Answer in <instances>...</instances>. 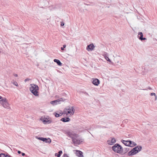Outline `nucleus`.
<instances>
[{"label": "nucleus", "instance_id": "1", "mask_svg": "<svg viewBox=\"0 0 157 157\" xmlns=\"http://www.w3.org/2000/svg\"><path fill=\"white\" fill-rule=\"evenodd\" d=\"M66 134L71 138L73 143L75 144L79 145L83 141V140L79 138V136L73 132L67 131Z\"/></svg>", "mask_w": 157, "mask_h": 157}, {"label": "nucleus", "instance_id": "12", "mask_svg": "<svg viewBox=\"0 0 157 157\" xmlns=\"http://www.w3.org/2000/svg\"><path fill=\"white\" fill-rule=\"evenodd\" d=\"M129 150V148L128 147H126L123 149L122 148V150H121L122 152L121 153L122 154H124L127 153Z\"/></svg>", "mask_w": 157, "mask_h": 157}, {"label": "nucleus", "instance_id": "15", "mask_svg": "<svg viewBox=\"0 0 157 157\" xmlns=\"http://www.w3.org/2000/svg\"><path fill=\"white\" fill-rule=\"evenodd\" d=\"M129 144H130V147H132L136 145V144L134 142L129 140Z\"/></svg>", "mask_w": 157, "mask_h": 157}, {"label": "nucleus", "instance_id": "20", "mask_svg": "<svg viewBox=\"0 0 157 157\" xmlns=\"http://www.w3.org/2000/svg\"><path fill=\"white\" fill-rule=\"evenodd\" d=\"M65 111H63V113H61V115H60L59 114H58L56 113H54V114L56 117H59L60 116L62 115L63 113H64V114L66 113H65Z\"/></svg>", "mask_w": 157, "mask_h": 157}, {"label": "nucleus", "instance_id": "18", "mask_svg": "<svg viewBox=\"0 0 157 157\" xmlns=\"http://www.w3.org/2000/svg\"><path fill=\"white\" fill-rule=\"evenodd\" d=\"M108 54L107 53H106L105 54H104V56L105 57V59H106L107 61L109 62H111V60L109 58L107 57Z\"/></svg>", "mask_w": 157, "mask_h": 157}, {"label": "nucleus", "instance_id": "19", "mask_svg": "<svg viewBox=\"0 0 157 157\" xmlns=\"http://www.w3.org/2000/svg\"><path fill=\"white\" fill-rule=\"evenodd\" d=\"M62 153V151H59L58 153H56L55 154V156H57V157H60L61 156V154Z\"/></svg>", "mask_w": 157, "mask_h": 157}, {"label": "nucleus", "instance_id": "22", "mask_svg": "<svg viewBox=\"0 0 157 157\" xmlns=\"http://www.w3.org/2000/svg\"><path fill=\"white\" fill-rule=\"evenodd\" d=\"M44 140L45 141H44V142L46 143H49V144L51 143V140L49 138H48L47 139L46 138V140Z\"/></svg>", "mask_w": 157, "mask_h": 157}, {"label": "nucleus", "instance_id": "2", "mask_svg": "<svg viewBox=\"0 0 157 157\" xmlns=\"http://www.w3.org/2000/svg\"><path fill=\"white\" fill-rule=\"evenodd\" d=\"M30 85L31 87L29 89L31 92L36 96H38L39 94L38 90L39 89L38 86L37 85L34 84H31Z\"/></svg>", "mask_w": 157, "mask_h": 157}, {"label": "nucleus", "instance_id": "10", "mask_svg": "<svg viewBox=\"0 0 157 157\" xmlns=\"http://www.w3.org/2000/svg\"><path fill=\"white\" fill-rule=\"evenodd\" d=\"M61 101V99H57L51 101L50 103L52 105H57L60 103V102Z\"/></svg>", "mask_w": 157, "mask_h": 157}, {"label": "nucleus", "instance_id": "30", "mask_svg": "<svg viewBox=\"0 0 157 157\" xmlns=\"http://www.w3.org/2000/svg\"><path fill=\"white\" fill-rule=\"evenodd\" d=\"M5 157H11V156L9 155L8 154H7V155H5Z\"/></svg>", "mask_w": 157, "mask_h": 157}, {"label": "nucleus", "instance_id": "17", "mask_svg": "<svg viewBox=\"0 0 157 157\" xmlns=\"http://www.w3.org/2000/svg\"><path fill=\"white\" fill-rule=\"evenodd\" d=\"M54 61L59 66H61L62 65V63L60 62V60H59V59H55L54 60Z\"/></svg>", "mask_w": 157, "mask_h": 157}, {"label": "nucleus", "instance_id": "26", "mask_svg": "<svg viewBox=\"0 0 157 157\" xmlns=\"http://www.w3.org/2000/svg\"><path fill=\"white\" fill-rule=\"evenodd\" d=\"M13 84H14V85H15V86H18V84L17 82L15 81L13 82Z\"/></svg>", "mask_w": 157, "mask_h": 157}, {"label": "nucleus", "instance_id": "14", "mask_svg": "<svg viewBox=\"0 0 157 157\" xmlns=\"http://www.w3.org/2000/svg\"><path fill=\"white\" fill-rule=\"evenodd\" d=\"M70 120L69 117H63L61 118L60 120L63 122H67L69 121Z\"/></svg>", "mask_w": 157, "mask_h": 157}, {"label": "nucleus", "instance_id": "7", "mask_svg": "<svg viewBox=\"0 0 157 157\" xmlns=\"http://www.w3.org/2000/svg\"><path fill=\"white\" fill-rule=\"evenodd\" d=\"M143 33L141 32H140L138 33L137 37L139 38L140 40H146V38L143 37Z\"/></svg>", "mask_w": 157, "mask_h": 157}, {"label": "nucleus", "instance_id": "13", "mask_svg": "<svg viewBox=\"0 0 157 157\" xmlns=\"http://www.w3.org/2000/svg\"><path fill=\"white\" fill-rule=\"evenodd\" d=\"M116 141V139L115 138H112L111 141L110 140H108V144L112 145L115 143Z\"/></svg>", "mask_w": 157, "mask_h": 157}, {"label": "nucleus", "instance_id": "5", "mask_svg": "<svg viewBox=\"0 0 157 157\" xmlns=\"http://www.w3.org/2000/svg\"><path fill=\"white\" fill-rule=\"evenodd\" d=\"M95 47L93 44H90L87 45L86 49L88 51H91L94 49Z\"/></svg>", "mask_w": 157, "mask_h": 157}, {"label": "nucleus", "instance_id": "29", "mask_svg": "<svg viewBox=\"0 0 157 157\" xmlns=\"http://www.w3.org/2000/svg\"><path fill=\"white\" fill-rule=\"evenodd\" d=\"M150 95L151 96H152L153 95L155 96L156 95V94L155 93H151L150 94Z\"/></svg>", "mask_w": 157, "mask_h": 157}, {"label": "nucleus", "instance_id": "4", "mask_svg": "<svg viewBox=\"0 0 157 157\" xmlns=\"http://www.w3.org/2000/svg\"><path fill=\"white\" fill-rule=\"evenodd\" d=\"M112 150L115 152L121 154L122 153L121 151L122 150V147L118 144H116L112 147Z\"/></svg>", "mask_w": 157, "mask_h": 157}, {"label": "nucleus", "instance_id": "6", "mask_svg": "<svg viewBox=\"0 0 157 157\" xmlns=\"http://www.w3.org/2000/svg\"><path fill=\"white\" fill-rule=\"evenodd\" d=\"M66 110L67 113L71 114V115H73L74 114L75 112V109L73 107H71V109L68 108L66 109Z\"/></svg>", "mask_w": 157, "mask_h": 157}, {"label": "nucleus", "instance_id": "11", "mask_svg": "<svg viewBox=\"0 0 157 157\" xmlns=\"http://www.w3.org/2000/svg\"><path fill=\"white\" fill-rule=\"evenodd\" d=\"M75 154L78 157H83L82 152L80 151L76 150Z\"/></svg>", "mask_w": 157, "mask_h": 157}, {"label": "nucleus", "instance_id": "35", "mask_svg": "<svg viewBox=\"0 0 157 157\" xmlns=\"http://www.w3.org/2000/svg\"><path fill=\"white\" fill-rule=\"evenodd\" d=\"M22 155L23 156H25V153H22Z\"/></svg>", "mask_w": 157, "mask_h": 157}, {"label": "nucleus", "instance_id": "25", "mask_svg": "<svg viewBox=\"0 0 157 157\" xmlns=\"http://www.w3.org/2000/svg\"><path fill=\"white\" fill-rule=\"evenodd\" d=\"M5 154L4 153H1L0 154V157H5Z\"/></svg>", "mask_w": 157, "mask_h": 157}, {"label": "nucleus", "instance_id": "9", "mask_svg": "<svg viewBox=\"0 0 157 157\" xmlns=\"http://www.w3.org/2000/svg\"><path fill=\"white\" fill-rule=\"evenodd\" d=\"M2 105L5 108L8 109V107H9V104L7 102V100L6 99V100L5 101H2Z\"/></svg>", "mask_w": 157, "mask_h": 157}, {"label": "nucleus", "instance_id": "28", "mask_svg": "<svg viewBox=\"0 0 157 157\" xmlns=\"http://www.w3.org/2000/svg\"><path fill=\"white\" fill-rule=\"evenodd\" d=\"M63 157H68V156H67V154L65 153L63 154Z\"/></svg>", "mask_w": 157, "mask_h": 157}, {"label": "nucleus", "instance_id": "23", "mask_svg": "<svg viewBox=\"0 0 157 157\" xmlns=\"http://www.w3.org/2000/svg\"><path fill=\"white\" fill-rule=\"evenodd\" d=\"M37 139L40 140H41V141H43V142H44V141H45L44 140H46V138L42 137H38Z\"/></svg>", "mask_w": 157, "mask_h": 157}, {"label": "nucleus", "instance_id": "24", "mask_svg": "<svg viewBox=\"0 0 157 157\" xmlns=\"http://www.w3.org/2000/svg\"><path fill=\"white\" fill-rule=\"evenodd\" d=\"M5 100H6V98H4L0 96V101H5Z\"/></svg>", "mask_w": 157, "mask_h": 157}, {"label": "nucleus", "instance_id": "37", "mask_svg": "<svg viewBox=\"0 0 157 157\" xmlns=\"http://www.w3.org/2000/svg\"><path fill=\"white\" fill-rule=\"evenodd\" d=\"M155 100H156L157 99V96H156V95L155 96Z\"/></svg>", "mask_w": 157, "mask_h": 157}, {"label": "nucleus", "instance_id": "8", "mask_svg": "<svg viewBox=\"0 0 157 157\" xmlns=\"http://www.w3.org/2000/svg\"><path fill=\"white\" fill-rule=\"evenodd\" d=\"M92 82L95 86H98L100 83V81L97 78H93Z\"/></svg>", "mask_w": 157, "mask_h": 157}, {"label": "nucleus", "instance_id": "34", "mask_svg": "<svg viewBox=\"0 0 157 157\" xmlns=\"http://www.w3.org/2000/svg\"><path fill=\"white\" fill-rule=\"evenodd\" d=\"M17 153L18 154H21V152L20 151H17Z\"/></svg>", "mask_w": 157, "mask_h": 157}, {"label": "nucleus", "instance_id": "32", "mask_svg": "<svg viewBox=\"0 0 157 157\" xmlns=\"http://www.w3.org/2000/svg\"><path fill=\"white\" fill-rule=\"evenodd\" d=\"M13 75L15 76V77H17L18 76V75L17 74H13Z\"/></svg>", "mask_w": 157, "mask_h": 157}, {"label": "nucleus", "instance_id": "3", "mask_svg": "<svg viewBox=\"0 0 157 157\" xmlns=\"http://www.w3.org/2000/svg\"><path fill=\"white\" fill-rule=\"evenodd\" d=\"M142 149V147L140 146H137L132 149L128 153L129 156L133 155L140 151Z\"/></svg>", "mask_w": 157, "mask_h": 157}, {"label": "nucleus", "instance_id": "38", "mask_svg": "<svg viewBox=\"0 0 157 157\" xmlns=\"http://www.w3.org/2000/svg\"><path fill=\"white\" fill-rule=\"evenodd\" d=\"M138 150V148H137V149H136V150Z\"/></svg>", "mask_w": 157, "mask_h": 157}, {"label": "nucleus", "instance_id": "16", "mask_svg": "<svg viewBox=\"0 0 157 157\" xmlns=\"http://www.w3.org/2000/svg\"><path fill=\"white\" fill-rule=\"evenodd\" d=\"M129 140H122V142L124 144L125 146L130 147V144H129Z\"/></svg>", "mask_w": 157, "mask_h": 157}, {"label": "nucleus", "instance_id": "36", "mask_svg": "<svg viewBox=\"0 0 157 157\" xmlns=\"http://www.w3.org/2000/svg\"><path fill=\"white\" fill-rule=\"evenodd\" d=\"M61 49L62 50H64V48L63 47H61Z\"/></svg>", "mask_w": 157, "mask_h": 157}, {"label": "nucleus", "instance_id": "31", "mask_svg": "<svg viewBox=\"0 0 157 157\" xmlns=\"http://www.w3.org/2000/svg\"><path fill=\"white\" fill-rule=\"evenodd\" d=\"M64 25V23L63 22H61V26H63Z\"/></svg>", "mask_w": 157, "mask_h": 157}, {"label": "nucleus", "instance_id": "21", "mask_svg": "<svg viewBox=\"0 0 157 157\" xmlns=\"http://www.w3.org/2000/svg\"><path fill=\"white\" fill-rule=\"evenodd\" d=\"M43 122L45 123H48V124H49L51 123V121L50 120H48V119H47L46 118H44Z\"/></svg>", "mask_w": 157, "mask_h": 157}, {"label": "nucleus", "instance_id": "27", "mask_svg": "<svg viewBox=\"0 0 157 157\" xmlns=\"http://www.w3.org/2000/svg\"><path fill=\"white\" fill-rule=\"evenodd\" d=\"M30 80V79L29 78H27L26 79H25L24 80L25 82H26L27 81H29Z\"/></svg>", "mask_w": 157, "mask_h": 157}, {"label": "nucleus", "instance_id": "33", "mask_svg": "<svg viewBox=\"0 0 157 157\" xmlns=\"http://www.w3.org/2000/svg\"><path fill=\"white\" fill-rule=\"evenodd\" d=\"M66 45L64 44V45H63V48H66Z\"/></svg>", "mask_w": 157, "mask_h": 157}]
</instances>
